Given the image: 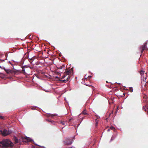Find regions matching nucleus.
Here are the masks:
<instances>
[{"mask_svg": "<svg viewBox=\"0 0 148 148\" xmlns=\"http://www.w3.org/2000/svg\"><path fill=\"white\" fill-rule=\"evenodd\" d=\"M148 82V81H147L146 82V83H147Z\"/></svg>", "mask_w": 148, "mask_h": 148, "instance_id": "obj_19", "label": "nucleus"}, {"mask_svg": "<svg viewBox=\"0 0 148 148\" xmlns=\"http://www.w3.org/2000/svg\"><path fill=\"white\" fill-rule=\"evenodd\" d=\"M146 107H147V109H148V106H147Z\"/></svg>", "mask_w": 148, "mask_h": 148, "instance_id": "obj_16", "label": "nucleus"}, {"mask_svg": "<svg viewBox=\"0 0 148 148\" xmlns=\"http://www.w3.org/2000/svg\"><path fill=\"white\" fill-rule=\"evenodd\" d=\"M110 130L109 129H108V131H110Z\"/></svg>", "mask_w": 148, "mask_h": 148, "instance_id": "obj_17", "label": "nucleus"}, {"mask_svg": "<svg viewBox=\"0 0 148 148\" xmlns=\"http://www.w3.org/2000/svg\"><path fill=\"white\" fill-rule=\"evenodd\" d=\"M130 91L131 92H132L133 91V89L132 88H130Z\"/></svg>", "mask_w": 148, "mask_h": 148, "instance_id": "obj_11", "label": "nucleus"}, {"mask_svg": "<svg viewBox=\"0 0 148 148\" xmlns=\"http://www.w3.org/2000/svg\"><path fill=\"white\" fill-rule=\"evenodd\" d=\"M14 140L15 141V143H18L21 141L20 140L19 141L18 139L16 137H14Z\"/></svg>", "mask_w": 148, "mask_h": 148, "instance_id": "obj_6", "label": "nucleus"}, {"mask_svg": "<svg viewBox=\"0 0 148 148\" xmlns=\"http://www.w3.org/2000/svg\"><path fill=\"white\" fill-rule=\"evenodd\" d=\"M13 145V143L9 139H4L0 142V147L2 148H7Z\"/></svg>", "mask_w": 148, "mask_h": 148, "instance_id": "obj_1", "label": "nucleus"}, {"mask_svg": "<svg viewBox=\"0 0 148 148\" xmlns=\"http://www.w3.org/2000/svg\"><path fill=\"white\" fill-rule=\"evenodd\" d=\"M0 132L1 133L2 135L4 136H5L10 134L11 132L10 131H7L6 129H4L3 131H0Z\"/></svg>", "mask_w": 148, "mask_h": 148, "instance_id": "obj_3", "label": "nucleus"}, {"mask_svg": "<svg viewBox=\"0 0 148 148\" xmlns=\"http://www.w3.org/2000/svg\"><path fill=\"white\" fill-rule=\"evenodd\" d=\"M68 77L67 78V81H68Z\"/></svg>", "mask_w": 148, "mask_h": 148, "instance_id": "obj_18", "label": "nucleus"}, {"mask_svg": "<svg viewBox=\"0 0 148 148\" xmlns=\"http://www.w3.org/2000/svg\"><path fill=\"white\" fill-rule=\"evenodd\" d=\"M62 81L63 82H64V81H65V80L64 79V80H62Z\"/></svg>", "mask_w": 148, "mask_h": 148, "instance_id": "obj_14", "label": "nucleus"}, {"mask_svg": "<svg viewBox=\"0 0 148 148\" xmlns=\"http://www.w3.org/2000/svg\"><path fill=\"white\" fill-rule=\"evenodd\" d=\"M66 122L65 121H63L61 122V123L63 125H65V124Z\"/></svg>", "mask_w": 148, "mask_h": 148, "instance_id": "obj_10", "label": "nucleus"}, {"mask_svg": "<svg viewBox=\"0 0 148 148\" xmlns=\"http://www.w3.org/2000/svg\"><path fill=\"white\" fill-rule=\"evenodd\" d=\"M113 130H114V129H115V128L114 127H112L111 128Z\"/></svg>", "mask_w": 148, "mask_h": 148, "instance_id": "obj_12", "label": "nucleus"}, {"mask_svg": "<svg viewBox=\"0 0 148 148\" xmlns=\"http://www.w3.org/2000/svg\"><path fill=\"white\" fill-rule=\"evenodd\" d=\"M146 47V45H144L142 47V53L143 52V51L145 49Z\"/></svg>", "mask_w": 148, "mask_h": 148, "instance_id": "obj_8", "label": "nucleus"}, {"mask_svg": "<svg viewBox=\"0 0 148 148\" xmlns=\"http://www.w3.org/2000/svg\"><path fill=\"white\" fill-rule=\"evenodd\" d=\"M66 75H69L71 73V71L70 70H68L65 71L64 72Z\"/></svg>", "mask_w": 148, "mask_h": 148, "instance_id": "obj_7", "label": "nucleus"}, {"mask_svg": "<svg viewBox=\"0 0 148 148\" xmlns=\"http://www.w3.org/2000/svg\"><path fill=\"white\" fill-rule=\"evenodd\" d=\"M88 77H91V76H88Z\"/></svg>", "mask_w": 148, "mask_h": 148, "instance_id": "obj_15", "label": "nucleus"}, {"mask_svg": "<svg viewBox=\"0 0 148 148\" xmlns=\"http://www.w3.org/2000/svg\"><path fill=\"white\" fill-rule=\"evenodd\" d=\"M72 141H71V140H70L69 139H67L66 141H65L64 143L66 145H70L72 144Z\"/></svg>", "mask_w": 148, "mask_h": 148, "instance_id": "obj_5", "label": "nucleus"}, {"mask_svg": "<svg viewBox=\"0 0 148 148\" xmlns=\"http://www.w3.org/2000/svg\"><path fill=\"white\" fill-rule=\"evenodd\" d=\"M32 140L31 138L29 137H22L20 140V141L24 142L25 143L29 142Z\"/></svg>", "mask_w": 148, "mask_h": 148, "instance_id": "obj_2", "label": "nucleus"}, {"mask_svg": "<svg viewBox=\"0 0 148 148\" xmlns=\"http://www.w3.org/2000/svg\"><path fill=\"white\" fill-rule=\"evenodd\" d=\"M145 72L143 70H141L140 73L141 76V77L142 78L143 81V82H146V74L145 73V77L143 75L144 74Z\"/></svg>", "mask_w": 148, "mask_h": 148, "instance_id": "obj_4", "label": "nucleus"}, {"mask_svg": "<svg viewBox=\"0 0 148 148\" xmlns=\"http://www.w3.org/2000/svg\"><path fill=\"white\" fill-rule=\"evenodd\" d=\"M86 110H84V111H83L82 112V113L84 114H86Z\"/></svg>", "mask_w": 148, "mask_h": 148, "instance_id": "obj_9", "label": "nucleus"}, {"mask_svg": "<svg viewBox=\"0 0 148 148\" xmlns=\"http://www.w3.org/2000/svg\"><path fill=\"white\" fill-rule=\"evenodd\" d=\"M3 118V117L2 116H0V119H2Z\"/></svg>", "mask_w": 148, "mask_h": 148, "instance_id": "obj_13", "label": "nucleus"}]
</instances>
